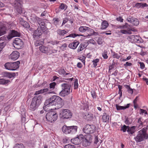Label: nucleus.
Listing matches in <instances>:
<instances>
[{"label": "nucleus", "mask_w": 148, "mask_h": 148, "mask_svg": "<svg viewBox=\"0 0 148 148\" xmlns=\"http://www.w3.org/2000/svg\"><path fill=\"white\" fill-rule=\"evenodd\" d=\"M63 100L58 96L53 95L47 99L45 102L46 106L49 107L55 106V108L59 109L61 108L64 105Z\"/></svg>", "instance_id": "obj_1"}, {"label": "nucleus", "mask_w": 148, "mask_h": 148, "mask_svg": "<svg viewBox=\"0 0 148 148\" xmlns=\"http://www.w3.org/2000/svg\"><path fill=\"white\" fill-rule=\"evenodd\" d=\"M42 97L41 95H37L34 97L32 99L30 105L31 110H35L42 101Z\"/></svg>", "instance_id": "obj_2"}, {"label": "nucleus", "mask_w": 148, "mask_h": 148, "mask_svg": "<svg viewBox=\"0 0 148 148\" xmlns=\"http://www.w3.org/2000/svg\"><path fill=\"white\" fill-rule=\"evenodd\" d=\"M34 21L37 22L40 27L41 30L45 34H47L48 32V31L45 25V23L40 18L35 16L34 18Z\"/></svg>", "instance_id": "obj_3"}, {"label": "nucleus", "mask_w": 148, "mask_h": 148, "mask_svg": "<svg viewBox=\"0 0 148 148\" xmlns=\"http://www.w3.org/2000/svg\"><path fill=\"white\" fill-rule=\"evenodd\" d=\"M61 86L62 90L60 92L59 95L62 97H65L70 93V86L67 84H62Z\"/></svg>", "instance_id": "obj_4"}, {"label": "nucleus", "mask_w": 148, "mask_h": 148, "mask_svg": "<svg viewBox=\"0 0 148 148\" xmlns=\"http://www.w3.org/2000/svg\"><path fill=\"white\" fill-rule=\"evenodd\" d=\"M77 127L76 126H67L64 125L62 128V130L63 133L66 134H74L77 132Z\"/></svg>", "instance_id": "obj_5"}, {"label": "nucleus", "mask_w": 148, "mask_h": 148, "mask_svg": "<svg viewBox=\"0 0 148 148\" xmlns=\"http://www.w3.org/2000/svg\"><path fill=\"white\" fill-rule=\"evenodd\" d=\"M20 62L19 61L13 63L8 62L4 65L5 68L11 71H14L18 69L19 66Z\"/></svg>", "instance_id": "obj_6"}, {"label": "nucleus", "mask_w": 148, "mask_h": 148, "mask_svg": "<svg viewBox=\"0 0 148 148\" xmlns=\"http://www.w3.org/2000/svg\"><path fill=\"white\" fill-rule=\"evenodd\" d=\"M96 130V127L95 125L87 124L84 126L83 131L86 134H92L95 132Z\"/></svg>", "instance_id": "obj_7"}, {"label": "nucleus", "mask_w": 148, "mask_h": 148, "mask_svg": "<svg viewBox=\"0 0 148 148\" xmlns=\"http://www.w3.org/2000/svg\"><path fill=\"white\" fill-rule=\"evenodd\" d=\"M58 118V114L54 111L49 112L46 114V119L48 121L52 123L56 121Z\"/></svg>", "instance_id": "obj_8"}, {"label": "nucleus", "mask_w": 148, "mask_h": 148, "mask_svg": "<svg viewBox=\"0 0 148 148\" xmlns=\"http://www.w3.org/2000/svg\"><path fill=\"white\" fill-rule=\"evenodd\" d=\"M72 113L68 109H63L60 114V117L63 119H68L71 117Z\"/></svg>", "instance_id": "obj_9"}, {"label": "nucleus", "mask_w": 148, "mask_h": 148, "mask_svg": "<svg viewBox=\"0 0 148 148\" xmlns=\"http://www.w3.org/2000/svg\"><path fill=\"white\" fill-rule=\"evenodd\" d=\"M127 39L132 42L140 43L143 42L142 38L137 35H131L128 37Z\"/></svg>", "instance_id": "obj_10"}, {"label": "nucleus", "mask_w": 148, "mask_h": 148, "mask_svg": "<svg viewBox=\"0 0 148 148\" xmlns=\"http://www.w3.org/2000/svg\"><path fill=\"white\" fill-rule=\"evenodd\" d=\"M92 136L90 134H88L85 136V139H83V145L86 147L89 145L92 140Z\"/></svg>", "instance_id": "obj_11"}, {"label": "nucleus", "mask_w": 148, "mask_h": 148, "mask_svg": "<svg viewBox=\"0 0 148 148\" xmlns=\"http://www.w3.org/2000/svg\"><path fill=\"white\" fill-rule=\"evenodd\" d=\"M23 41L21 39L18 38H16L13 42L14 47L16 49H20L23 44Z\"/></svg>", "instance_id": "obj_12"}, {"label": "nucleus", "mask_w": 148, "mask_h": 148, "mask_svg": "<svg viewBox=\"0 0 148 148\" xmlns=\"http://www.w3.org/2000/svg\"><path fill=\"white\" fill-rule=\"evenodd\" d=\"M32 34L34 39H38L42 35V31L40 29L37 28L36 30L33 31Z\"/></svg>", "instance_id": "obj_13"}, {"label": "nucleus", "mask_w": 148, "mask_h": 148, "mask_svg": "<svg viewBox=\"0 0 148 148\" xmlns=\"http://www.w3.org/2000/svg\"><path fill=\"white\" fill-rule=\"evenodd\" d=\"M82 136H79L77 137L72 139L71 140V142L75 145H79L83 141L84 138Z\"/></svg>", "instance_id": "obj_14"}, {"label": "nucleus", "mask_w": 148, "mask_h": 148, "mask_svg": "<svg viewBox=\"0 0 148 148\" xmlns=\"http://www.w3.org/2000/svg\"><path fill=\"white\" fill-rule=\"evenodd\" d=\"M148 138L145 137L141 133H138L136 137L134 138L136 142L138 143L143 141L144 139H147Z\"/></svg>", "instance_id": "obj_15"}, {"label": "nucleus", "mask_w": 148, "mask_h": 148, "mask_svg": "<svg viewBox=\"0 0 148 148\" xmlns=\"http://www.w3.org/2000/svg\"><path fill=\"white\" fill-rule=\"evenodd\" d=\"M22 5L18 1H16L14 3V6L18 12L21 14L22 12Z\"/></svg>", "instance_id": "obj_16"}, {"label": "nucleus", "mask_w": 148, "mask_h": 148, "mask_svg": "<svg viewBox=\"0 0 148 148\" xmlns=\"http://www.w3.org/2000/svg\"><path fill=\"white\" fill-rule=\"evenodd\" d=\"M127 21L135 26H137L139 24V22L138 19L132 17L130 16L127 18Z\"/></svg>", "instance_id": "obj_17"}, {"label": "nucleus", "mask_w": 148, "mask_h": 148, "mask_svg": "<svg viewBox=\"0 0 148 148\" xmlns=\"http://www.w3.org/2000/svg\"><path fill=\"white\" fill-rule=\"evenodd\" d=\"M44 93L45 94L48 93V94H50L52 93H53L54 92H49V89L47 88H46L42 89H40L39 90L36 91L34 95H37L40 94H42Z\"/></svg>", "instance_id": "obj_18"}, {"label": "nucleus", "mask_w": 148, "mask_h": 148, "mask_svg": "<svg viewBox=\"0 0 148 148\" xmlns=\"http://www.w3.org/2000/svg\"><path fill=\"white\" fill-rule=\"evenodd\" d=\"M79 31L81 33L90 32L91 28L86 26H81L79 28Z\"/></svg>", "instance_id": "obj_19"}, {"label": "nucleus", "mask_w": 148, "mask_h": 148, "mask_svg": "<svg viewBox=\"0 0 148 148\" xmlns=\"http://www.w3.org/2000/svg\"><path fill=\"white\" fill-rule=\"evenodd\" d=\"M79 44V42L75 40L74 42L69 44L68 47L69 48L72 49H75Z\"/></svg>", "instance_id": "obj_20"}, {"label": "nucleus", "mask_w": 148, "mask_h": 148, "mask_svg": "<svg viewBox=\"0 0 148 148\" xmlns=\"http://www.w3.org/2000/svg\"><path fill=\"white\" fill-rule=\"evenodd\" d=\"M68 30H66L65 29H58L57 31L58 35L62 37L64 36L65 34L68 33Z\"/></svg>", "instance_id": "obj_21"}, {"label": "nucleus", "mask_w": 148, "mask_h": 148, "mask_svg": "<svg viewBox=\"0 0 148 148\" xmlns=\"http://www.w3.org/2000/svg\"><path fill=\"white\" fill-rule=\"evenodd\" d=\"M88 46V44L86 42L81 43L77 49L78 52H79L84 49Z\"/></svg>", "instance_id": "obj_22"}, {"label": "nucleus", "mask_w": 148, "mask_h": 148, "mask_svg": "<svg viewBox=\"0 0 148 148\" xmlns=\"http://www.w3.org/2000/svg\"><path fill=\"white\" fill-rule=\"evenodd\" d=\"M148 126H147L145 128V127L143 128L141 130L138 132V133H141L145 137L148 138V134L147 133V130L148 129Z\"/></svg>", "instance_id": "obj_23"}, {"label": "nucleus", "mask_w": 148, "mask_h": 148, "mask_svg": "<svg viewBox=\"0 0 148 148\" xmlns=\"http://www.w3.org/2000/svg\"><path fill=\"white\" fill-rule=\"evenodd\" d=\"M115 106L117 110L119 111L121 110H124L128 108L130 106V104H127L125 106H121L116 104L115 105Z\"/></svg>", "instance_id": "obj_24"}, {"label": "nucleus", "mask_w": 148, "mask_h": 148, "mask_svg": "<svg viewBox=\"0 0 148 148\" xmlns=\"http://www.w3.org/2000/svg\"><path fill=\"white\" fill-rule=\"evenodd\" d=\"M7 30V28L4 25L0 27V36L5 34L6 33V31Z\"/></svg>", "instance_id": "obj_25"}, {"label": "nucleus", "mask_w": 148, "mask_h": 148, "mask_svg": "<svg viewBox=\"0 0 148 148\" xmlns=\"http://www.w3.org/2000/svg\"><path fill=\"white\" fill-rule=\"evenodd\" d=\"M136 126H134L131 127H128L127 131L129 134H133L135 132Z\"/></svg>", "instance_id": "obj_26"}, {"label": "nucleus", "mask_w": 148, "mask_h": 148, "mask_svg": "<svg viewBox=\"0 0 148 148\" xmlns=\"http://www.w3.org/2000/svg\"><path fill=\"white\" fill-rule=\"evenodd\" d=\"M108 25V22L106 21H103L101 23V29L102 30H104L106 29Z\"/></svg>", "instance_id": "obj_27"}, {"label": "nucleus", "mask_w": 148, "mask_h": 148, "mask_svg": "<svg viewBox=\"0 0 148 148\" xmlns=\"http://www.w3.org/2000/svg\"><path fill=\"white\" fill-rule=\"evenodd\" d=\"M53 22L54 24L57 27L59 26L60 24L61 23V20L58 18H53Z\"/></svg>", "instance_id": "obj_28"}, {"label": "nucleus", "mask_w": 148, "mask_h": 148, "mask_svg": "<svg viewBox=\"0 0 148 148\" xmlns=\"http://www.w3.org/2000/svg\"><path fill=\"white\" fill-rule=\"evenodd\" d=\"M39 49L40 51L45 53H48L49 50L48 48L44 46H40L39 47Z\"/></svg>", "instance_id": "obj_29"}, {"label": "nucleus", "mask_w": 148, "mask_h": 148, "mask_svg": "<svg viewBox=\"0 0 148 148\" xmlns=\"http://www.w3.org/2000/svg\"><path fill=\"white\" fill-rule=\"evenodd\" d=\"M4 75L9 78H11L14 77L16 75L14 73H10L6 72L4 73Z\"/></svg>", "instance_id": "obj_30"}, {"label": "nucleus", "mask_w": 148, "mask_h": 148, "mask_svg": "<svg viewBox=\"0 0 148 148\" xmlns=\"http://www.w3.org/2000/svg\"><path fill=\"white\" fill-rule=\"evenodd\" d=\"M60 41H58L56 40H54L50 41L48 42L49 44L50 45H53V46L54 45H57L60 42Z\"/></svg>", "instance_id": "obj_31"}, {"label": "nucleus", "mask_w": 148, "mask_h": 148, "mask_svg": "<svg viewBox=\"0 0 148 148\" xmlns=\"http://www.w3.org/2000/svg\"><path fill=\"white\" fill-rule=\"evenodd\" d=\"M132 121L133 119L131 117H127L125 118V123L127 125H130L132 123Z\"/></svg>", "instance_id": "obj_32"}, {"label": "nucleus", "mask_w": 148, "mask_h": 148, "mask_svg": "<svg viewBox=\"0 0 148 148\" xmlns=\"http://www.w3.org/2000/svg\"><path fill=\"white\" fill-rule=\"evenodd\" d=\"M10 33L13 37L15 36L19 37L20 36V34L19 32L14 30H12Z\"/></svg>", "instance_id": "obj_33"}, {"label": "nucleus", "mask_w": 148, "mask_h": 148, "mask_svg": "<svg viewBox=\"0 0 148 148\" xmlns=\"http://www.w3.org/2000/svg\"><path fill=\"white\" fill-rule=\"evenodd\" d=\"M58 72L60 75H62L64 76L69 74V73H66L64 69L62 68L59 69Z\"/></svg>", "instance_id": "obj_34"}, {"label": "nucleus", "mask_w": 148, "mask_h": 148, "mask_svg": "<svg viewBox=\"0 0 148 148\" xmlns=\"http://www.w3.org/2000/svg\"><path fill=\"white\" fill-rule=\"evenodd\" d=\"M102 119L103 122H106L108 121L109 120V116L106 113L103 114L102 116Z\"/></svg>", "instance_id": "obj_35"}, {"label": "nucleus", "mask_w": 148, "mask_h": 148, "mask_svg": "<svg viewBox=\"0 0 148 148\" xmlns=\"http://www.w3.org/2000/svg\"><path fill=\"white\" fill-rule=\"evenodd\" d=\"M10 81L9 80H5L4 79H0V84H5L10 82Z\"/></svg>", "instance_id": "obj_36"}, {"label": "nucleus", "mask_w": 148, "mask_h": 148, "mask_svg": "<svg viewBox=\"0 0 148 148\" xmlns=\"http://www.w3.org/2000/svg\"><path fill=\"white\" fill-rule=\"evenodd\" d=\"M93 118V115L92 114H88L86 116V119L87 121H91Z\"/></svg>", "instance_id": "obj_37"}, {"label": "nucleus", "mask_w": 148, "mask_h": 148, "mask_svg": "<svg viewBox=\"0 0 148 148\" xmlns=\"http://www.w3.org/2000/svg\"><path fill=\"white\" fill-rule=\"evenodd\" d=\"M21 24L23 26L25 27L28 28L29 26V25L28 23L26 21H21Z\"/></svg>", "instance_id": "obj_38"}, {"label": "nucleus", "mask_w": 148, "mask_h": 148, "mask_svg": "<svg viewBox=\"0 0 148 148\" xmlns=\"http://www.w3.org/2000/svg\"><path fill=\"white\" fill-rule=\"evenodd\" d=\"M14 148H25V146L22 143L16 144L15 145Z\"/></svg>", "instance_id": "obj_39"}, {"label": "nucleus", "mask_w": 148, "mask_h": 148, "mask_svg": "<svg viewBox=\"0 0 148 148\" xmlns=\"http://www.w3.org/2000/svg\"><path fill=\"white\" fill-rule=\"evenodd\" d=\"M67 8V5L64 3H61L59 6V8L62 10H66Z\"/></svg>", "instance_id": "obj_40"}, {"label": "nucleus", "mask_w": 148, "mask_h": 148, "mask_svg": "<svg viewBox=\"0 0 148 148\" xmlns=\"http://www.w3.org/2000/svg\"><path fill=\"white\" fill-rule=\"evenodd\" d=\"M5 37V40H6V37L7 38V39L8 40H10L12 38H13V36L12 35V34L10 33L9 35L6 36L5 37V36H4L1 38H0V39H2L3 38Z\"/></svg>", "instance_id": "obj_41"}, {"label": "nucleus", "mask_w": 148, "mask_h": 148, "mask_svg": "<svg viewBox=\"0 0 148 148\" xmlns=\"http://www.w3.org/2000/svg\"><path fill=\"white\" fill-rule=\"evenodd\" d=\"M91 29L92 30H91L90 32H89V33L90 34V36L91 35H95V36H97L99 35V34L98 32H95L91 28Z\"/></svg>", "instance_id": "obj_42"}, {"label": "nucleus", "mask_w": 148, "mask_h": 148, "mask_svg": "<svg viewBox=\"0 0 148 148\" xmlns=\"http://www.w3.org/2000/svg\"><path fill=\"white\" fill-rule=\"evenodd\" d=\"M74 89H77L78 87V79H75V80L74 84Z\"/></svg>", "instance_id": "obj_43"}, {"label": "nucleus", "mask_w": 148, "mask_h": 148, "mask_svg": "<svg viewBox=\"0 0 148 148\" xmlns=\"http://www.w3.org/2000/svg\"><path fill=\"white\" fill-rule=\"evenodd\" d=\"M99 59H96L92 61L93 64L94 66V67L95 68L96 67L97 65V63L99 62Z\"/></svg>", "instance_id": "obj_44"}, {"label": "nucleus", "mask_w": 148, "mask_h": 148, "mask_svg": "<svg viewBox=\"0 0 148 148\" xmlns=\"http://www.w3.org/2000/svg\"><path fill=\"white\" fill-rule=\"evenodd\" d=\"M86 43H87L88 44V45L89 43L92 44L94 45H96V43L95 40L92 39H90L88 40L87 42H86Z\"/></svg>", "instance_id": "obj_45"}, {"label": "nucleus", "mask_w": 148, "mask_h": 148, "mask_svg": "<svg viewBox=\"0 0 148 148\" xmlns=\"http://www.w3.org/2000/svg\"><path fill=\"white\" fill-rule=\"evenodd\" d=\"M138 97L137 96L133 101V103L134 106L135 108H136L137 106V101L138 100Z\"/></svg>", "instance_id": "obj_46"}, {"label": "nucleus", "mask_w": 148, "mask_h": 148, "mask_svg": "<svg viewBox=\"0 0 148 148\" xmlns=\"http://www.w3.org/2000/svg\"><path fill=\"white\" fill-rule=\"evenodd\" d=\"M141 119V118H140L138 119V124L139 125L138 127H140V128L142 127L143 125V123L142 122V121Z\"/></svg>", "instance_id": "obj_47"}, {"label": "nucleus", "mask_w": 148, "mask_h": 148, "mask_svg": "<svg viewBox=\"0 0 148 148\" xmlns=\"http://www.w3.org/2000/svg\"><path fill=\"white\" fill-rule=\"evenodd\" d=\"M79 35L78 34H74V33H73V34H69V35L68 36H67L66 37V38H67V37H72V38H74L76 37H77V36H79Z\"/></svg>", "instance_id": "obj_48"}, {"label": "nucleus", "mask_w": 148, "mask_h": 148, "mask_svg": "<svg viewBox=\"0 0 148 148\" xmlns=\"http://www.w3.org/2000/svg\"><path fill=\"white\" fill-rule=\"evenodd\" d=\"M56 85V82H52L49 84V87L51 89H54L55 88Z\"/></svg>", "instance_id": "obj_49"}, {"label": "nucleus", "mask_w": 148, "mask_h": 148, "mask_svg": "<svg viewBox=\"0 0 148 148\" xmlns=\"http://www.w3.org/2000/svg\"><path fill=\"white\" fill-rule=\"evenodd\" d=\"M41 44V41L39 40H36L34 42V45L36 47L39 46Z\"/></svg>", "instance_id": "obj_50"}, {"label": "nucleus", "mask_w": 148, "mask_h": 148, "mask_svg": "<svg viewBox=\"0 0 148 148\" xmlns=\"http://www.w3.org/2000/svg\"><path fill=\"white\" fill-rule=\"evenodd\" d=\"M129 126H127L125 125H124L123 126L121 127V130H122L123 132H125L126 130L128 129Z\"/></svg>", "instance_id": "obj_51"}, {"label": "nucleus", "mask_w": 148, "mask_h": 148, "mask_svg": "<svg viewBox=\"0 0 148 148\" xmlns=\"http://www.w3.org/2000/svg\"><path fill=\"white\" fill-rule=\"evenodd\" d=\"M84 64V65H85V60L86 57L85 56H82L80 57L79 58Z\"/></svg>", "instance_id": "obj_52"}, {"label": "nucleus", "mask_w": 148, "mask_h": 148, "mask_svg": "<svg viewBox=\"0 0 148 148\" xmlns=\"http://www.w3.org/2000/svg\"><path fill=\"white\" fill-rule=\"evenodd\" d=\"M10 56H20V53L18 51H14L12 52Z\"/></svg>", "instance_id": "obj_53"}, {"label": "nucleus", "mask_w": 148, "mask_h": 148, "mask_svg": "<svg viewBox=\"0 0 148 148\" xmlns=\"http://www.w3.org/2000/svg\"><path fill=\"white\" fill-rule=\"evenodd\" d=\"M6 45V43L3 42L0 43V52L2 50Z\"/></svg>", "instance_id": "obj_54"}, {"label": "nucleus", "mask_w": 148, "mask_h": 148, "mask_svg": "<svg viewBox=\"0 0 148 148\" xmlns=\"http://www.w3.org/2000/svg\"><path fill=\"white\" fill-rule=\"evenodd\" d=\"M91 93L93 99H96L97 97V95L96 94L95 92L94 91L92 90L91 91Z\"/></svg>", "instance_id": "obj_55"}, {"label": "nucleus", "mask_w": 148, "mask_h": 148, "mask_svg": "<svg viewBox=\"0 0 148 148\" xmlns=\"http://www.w3.org/2000/svg\"><path fill=\"white\" fill-rule=\"evenodd\" d=\"M68 21V18H64L63 19L62 23L61 26H62L64 25Z\"/></svg>", "instance_id": "obj_56"}, {"label": "nucleus", "mask_w": 148, "mask_h": 148, "mask_svg": "<svg viewBox=\"0 0 148 148\" xmlns=\"http://www.w3.org/2000/svg\"><path fill=\"white\" fill-rule=\"evenodd\" d=\"M64 148H75V147L74 145L69 144L65 145Z\"/></svg>", "instance_id": "obj_57"}, {"label": "nucleus", "mask_w": 148, "mask_h": 148, "mask_svg": "<svg viewBox=\"0 0 148 148\" xmlns=\"http://www.w3.org/2000/svg\"><path fill=\"white\" fill-rule=\"evenodd\" d=\"M19 56H10L9 58L12 60H15L18 59Z\"/></svg>", "instance_id": "obj_58"}, {"label": "nucleus", "mask_w": 148, "mask_h": 148, "mask_svg": "<svg viewBox=\"0 0 148 148\" xmlns=\"http://www.w3.org/2000/svg\"><path fill=\"white\" fill-rule=\"evenodd\" d=\"M140 114H143V113H144L145 114H147V112L146 110L142 109H140Z\"/></svg>", "instance_id": "obj_59"}, {"label": "nucleus", "mask_w": 148, "mask_h": 148, "mask_svg": "<svg viewBox=\"0 0 148 148\" xmlns=\"http://www.w3.org/2000/svg\"><path fill=\"white\" fill-rule=\"evenodd\" d=\"M97 43L99 45H101L102 44L103 41H102V39L101 38L99 37L98 38L97 40Z\"/></svg>", "instance_id": "obj_60"}, {"label": "nucleus", "mask_w": 148, "mask_h": 148, "mask_svg": "<svg viewBox=\"0 0 148 148\" xmlns=\"http://www.w3.org/2000/svg\"><path fill=\"white\" fill-rule=\"evenodd\" d=\"M141 3H137L135 5V7L137 8H141Z\"/></svg>", "instance_id": "obj_61"}, {"label": "nucleus", "mask_w": 148, "mask_h": 148, "mask_svg": "<svg viewBox=\"0 0 148 148\" xmlns=\"http://www.w3.org/2000/svg\"><path fill=\"white\" fill-rule=\"evenodd\" d=\"M118 87L119 89V92H121V96H120V97H121L122 96L121 89L122 88V87L120 85H119L118 86Z\"/></svg>", "instance_id": "obj_62"}, {"label": "nucleus", "mask_w": 148, "mask_h": 148, "mask_svg": "<svg viewBox=\"0 0 148 148\" xmlns=\"http://www.w3.org/2000/svg\"><path fill=\"white\" fill-rule=\"evenodd\" d=\"M132 64L131 62H126L125 64H124V66L125 67H127L128 66H131Z\"/></svg>", "instance_id": "obj_63"}, {"label": "nucleus", "mask_w": 148, "mask_h": 148, "mask_svg": "<svg viewBox=\"0 0 148 148\" xmlns=\"http://www.w3.org/2000/svg\"><path fill=\"white\" fill-rule=\"evenodd\" d=\"M141 3V8H143L145 7H148V5L146 3Z\"/></svg>", "instance_id": "obj_64"}]
</instances>
